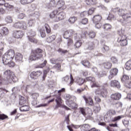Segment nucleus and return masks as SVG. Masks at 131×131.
<instances>
[{"mask_svg":"<svg viewBox=\"0 0 131 131\" xmlns=\"http://www.w3.org/2000/svg\"><path fill=\"white\" fill-rule=\"evenodd\" d=\"M125 68L126 70H130L131 69V60L127 61L125 65Z\"/></svg>","mask_w":131,"mask_h":131,"instance_id":"c9c22d12","label":"nucleus"},{"mask_svg":"<svg viewBox=\"0 0 131 131\" xmlns=\"http://www.w3.org/2000/svg\"><path fill=\"white\" fill-rule=\"evenodd\" d=\"M110 72L112 74H113L115 76L117 75V73H118V69L116 68L113 69L110 71Z\"/></svg>","mask_w":131,"mask_h":131,"instance_id":"de8ad7c7","label":"nucleus"},{"mask_svg":"<svg viewBox=\"0 0 131 131\" xmlns=\"http://www.w3.org/2000/svg\"><path fill=\"white\" fill-rule=\"evenodd\" d=\"M94 110L95 113H99L101 111V106L97 104L94 107Z\"/></svg>","mask_w":131,"mask_h":131,"instance_id":"473e14b6","label":"nucleus"},{"mask_svg":"<svg viewBox=\"0 0 131 131\" xmlns=\"http://www.w3.org/2000/svg\"><path fill=\"white\" fill-rule=\"evenodd\" d=\"M122 117H123V116H119L115 117L113 118L112 121L113 122H115V121H118V120H120V119L122 118Z\"/></svg>","mask_w":131,"mask_h":131,"instance_id":"603ef678","label":"nucleus"},{"mask_svg":"<svg viewBox=\"0 0 131 131\" xmlns=\"http://www.w3.org/2000/svg\"><path fill=\"white\" fill-rule=\"evenodd\" d=\"M46 30L47 33H50L51 32V28L50 27V26L47 24H45L40 30L41 36L42 38L45 37L46 36Z\"/></svg>","mask_w":131,"mask_h":131,"instance_id":"1a4fd4ad","label":"nucleus"},{"mask_svg":"<svg viewBox=\"0 0 131 131\" xmlns=\"http://www.w3.org/2000/svg\"><path fill=\"white\" fill-rule=\"evenodd\" d=\"M4 65H8L9 67H15V62L13 61H12L11 60H8V63L6 64H4Z\"/></svg>","mask_w":131,"mask_h":131,"instance_id":"3c124183","label":"nucleus"},{"mask_svg":"<svg viewBox=\"0 0 131 131\" xmlns=\"http://www.w3.org/2000/svg\"><path fill=\"white\" fill-rule=\"evenodd\" d=\"M65 5V2L63 0H59L56 3V7L58 8V9H61L62 7H64Z\"/></svg>","mask_w":131,"mask_h":131,"instance_id":"5701e85b","label":"nucleus"},{"mask_svg":"<svg viewBox=\"0 0 131 131\" xmlns=\"http://www.w3.org/2000/svg\"><path fill=\"white\" fill-rule=\"evenodd\" d=\"M15 57V51L10 49L3 56V62L4 64H8L9 61H12Z\"/></svg>","mask_w":131,"mask_h":131,"instance_id":"7ed1b4c3","label":"nucleus"},{"mask_svg":"<svg viewBox=\"0 0 131 131\" xmlns=\"http://www.w3.org/2000/svg\"><path fill=\"white\" fill-rule=\"evenodd\" d=\"M8 93V91H7L6 89H4L2 88H0V97L3 98L6 94Z\"/></svg>","mask_w":131,"mask_h":131,"instance_id":"c756f323","label":"nucleus"},{"mask_svg":"<svg viewBox=\"0 0 131 131\" xmlns=\"http://www.w3.org/2000/svg\"><path fill=\"white\" fill-rule=\"evenodd\" d=\"M15 59L16 62H22V60H23V55H22L21 53H17L16 54Z\"/></svg>","mask_w":131,"mask_h":131,"instance_id":"412c9836","label":"nucleus"},{"mask_svg":"<svg viewBox=\"0 0 131 131\" xmlns=\"http://www.w3.org/2000/svg\"><path fill=\"white\" fill-rule=\"evenodd\" d=\"M74 38L75 39V40L77 41L75 44V47H76L77 48L81 47L82 42L81 40H80V39L77 37V34H75L74 35Z\"/></svg>","mask_w":131,"mask_h":131,"instance_id":"2eb2a0df","label":"nucleus"},{"mask_svg":"<svg viewBox=\"0 0 131 131\" xmlns=\"http://www.w3.org/2000/svg\"><path fill=\"white\" fill-rule=\"evenodd\" d=\"M87 80L88 81H91V82H93L94 81H96V79L93 77H88L86 78Z\"/></svg>","mask_w":131,"mask_h":131,"instance_id":"680f3d73","label":"nucleus"},{"mask_svg":"<svg viewBox=\"0 0 131 131\" xmlns=\"http://www.w3.org/2000/svg\"><path fill=\"white\" fill-rule=\"evenodd\" d=\"M121 80L122 82L125 83L126 82H127V81H129V77L127 75H124L121 78Z\"/></svg>","mask_w":131,"mask_h":131,"instance_id":"2f4dec72","label":"nucleus"},{"mask_svg":"<svg viewBox=\"0 0 131 131\" xmlns=\"http://www.w3.org/2000/svg\"><path fill=\"white\" fill-rule=\"evenodd\" d=\"M83 99L85 100L86 104H89L90 106H93V105H94V101H93L92 97H89L88 98H86L85 96H84Z\"/></svg>","mask_w":131,"mask_h":131,"instance_id":"f3484780","label":"nucleus"},{"mask_svg":"<svg viewBox=\"0 0 131 131\" xmlns=\"http://www.w3.org/2000/svg\"><path fill=\"white\" fill-rule=\"evenodd\" d=\"M26 103V99L23 97H20L19 98V105L21 106L24 105Z\"/></svg>","mask_w":131,"mask_h":131,"instance_id":"58836bf2","label":"nucleus"},{"mask_svg":"<svg viewBox=\"0 0 131 131\" xmlns=\"http://www.w3.org/2000/svg\"><path fill=\"white\" fill-rule=\"evenodd\" d=\"M76 20H77V17L75 16H72L70 17V18L69 19V22L71 24H73V23H74L75 21H76Z\"/></svg>","mask_w":131,"mask_h":131,"instance_id":"ea45409f","label":"nucleus"},{"mask_svg":"<svg viewBox=\"0 0 131 131\" xmlns=\"http://www.w3.org/2000/svg\"><path fill=\"white\" fill-rule=\"evenodd\" d=\"M65 13H64L63 12H61L59 13L58 14L56 15V18L57 19H58L56 21H60V20H63V19L65 18Z\"/></svg>","mask_w":131,"mask_h":131,"instance_id":"aec40b11","label":"nucleus"},{"mask_svg":"<svg viewBox=\"0 0 131 131\" xmlns=\"http://www.w3.org/2000/svg\"><path fill=\"white\" fill-rule=\"evenodd\" d=\"M74 34H77V33L74 32L73 30H68L64 32L63 37L66 38V39H69V37H71V36L74 37Z\"/></svg>","mask_w":131,"mask_h":131,"instance_id":"9d476101","label":"nucleus"},{"mask_svg":"<svg viewBox=\"0 0 131 131\" xmlns=\"http://www.w3.org/2000/svg\"><path fill=\"white\" fill-rule=\"evenodd\" d=\"M90 38H95L96 37V33L94 32L91 31L88 34Z\"/></svg>","mask_w":131,"mask_h":131,"instance_id":"8fccbe9b","label":"nucleus"},{"mask_svg":"<svg viewBox=\"0 0 131 131\" xmlns=\"http://www.w3.org/2000/svg\"><path fill=\"white\" fill-rule=\"evenodd\" d=\"M13 36L15 38H22L24 36V32L22 30L14 31L13 33Z\"/></svg>","mask_w":131,"mask_h":131,"instance_id":"9b49d317","label":"nucleus"},{"mask_svg":"<svg viewBox=\"0 0 131 131\" xmlns=\"http://www.w3.org/2000/svg\"><path fill=\"white\" fill-rule=\"evenodd\" d=\"M20 111L25 112L26 111H29V106L27 105H24L19 108Z\"/></svg>","mask_w":131,"mask_h":131,"instance_id":"bb28decb","label":"nucleus"},{"mask_svg":"<svg viewBox=\"0 0 131 131\" xmlns=\"http://www.w3.org/2000/svg\"><path fill=\"white\" fill-rule=\"evenodd\" d=\"M110 84L112 88H116L117 89H120L121 88L120 83L116 80H112Z\"/></svg>","mask_w":131,"mask_h":131,"instance_id":"4468645a","label":"nucleus"},{"mask_svg":"<svg viewBox=\"0 0 131 131\" xmlns=\"http://www.w3.org/2000/svg\"><path fill=\"white\" fill-rule=\"evenodd\" d=\"M46 7L48 9L57 7V3L55 0H50V3L47 4Z\"/></svg>","mask_w":131,"mask_h":131,"instance_id":"dca6fc26","label":"nucleus"},{"mask_svg":"<svg viewBox=\"0 0 131 131\" xmlns=\"http://www.w3.org/2000/svg\"><path fill=\"white\" fill-rule=\"evenodd\" d=\"M112 100H120L121 98V94L120 93H115L111 95Z\"/></svg>","mask_w":131,"mask_h":131,"instance_id":"6ab92c4d","label":"nucleus"},{"mask_svg":"<svg viewBox=\"0 0 131 131\" xmlns=\"http://www.w3.org/2000/svg\"><path fill=\"white\" fill-rule=\"evenodd\" d=\"M13 27L15 28H19V29H23V30H26L27 29V24L26 22L24 21H20L15 23L13 25Z\"/></svg>","mask_w":131,"mask_h":131,"instance_id":"0eeeda50","label":"nucleus"},{"mask_svg":"<svg viewBox=\"0 0 131 131\" xmlns=\"http://www.w3.org/2000/svg\"><path fill=\"white\" fill-rule=\"evenodd\" d=\"M102 19V16L99 15H95L94 16L93 18V23H98V22H100L101 19Z\"/></svg>","mask_w":131,"mask_h":131,"instance_id":"b1692460","label":"nucleus"},{"mask_svg":"<svg viewBox=\"0 0 131 131\" xmlns=\"http://www.w3.org/2000/svg\"><path fill=\"white\" fill-rule=\"evenodd\" d=\"M5 21L7 23H12L13 22V18L11 16H7L5 18Z\"/></svg>","mask_w":131,"mask_h":131,"instance_id":"09e8293b","label":"nucleus"},{"mask_svg":"<svg viewBox=\"0 0 131 131\" xmlns=\"http://www.w3.org/2000/svg\"><path fill=\"white\" fill-rule=\"evenodd\" d=\"M90 85L91 88H92V89L94 88H99V86H100V84H99L98 82H96V81L91 82Z\"/></svg>","mask_w":131,"mask_h":131,"instance_id":"c85d7f7f","label":"nucleus"},{"mask_svg":"<svg viewBox=\"0 0 131 131\" xmlns=\"http://www.w3.org/2000/svg\"><path fill=\"white\" fill-rule=\"evenodd\" d=\"M65 92L64 88H62L60 90L58 91V95L56 96V100L55 102H56V107L57 108H59V107H61V105H62V99H61V93H63Z\"/></svg>","mask_w":131,"mask_h":131,"instance_id":"423d86ee","label":"nucleus"},{"mask_svg":"<svg viewBox=\"0 0 131 131\" xmlns=\"http://www.w3.org/2000/svg\"><path fill=\"white\" fill-rule=\"evenodd\" d=\"M126 88H128V89H131V82L130 81H128L126 83H124Z\"/></svg>","mask_w":131,"mask_h":131,"instance_id":"e2e57ef3","label":"nucleus"},{"mask_svg":"<svg viewBox=\"0 0 131 131\" xmlns=\"http://www.w3.org/2000/svg\"><path fill=\"white\" fill-rule=\"evenodd\" d=\"M111 60L113 62V63H117V62H118V60L115 57H112L111 58Z\"/></svg>","mask_w":131,"mask_h":131,"instance_id":"774afa93","label":"nucleus"},{"mask_svg":"<svg viewBox=\"0 0 131 131\" xmlns=\"http://www.w3.org/2000/svg\"><path fill=\"white\" fill-rule=\"evenodd\" d=\"M116 114V111L114 110H110L107 112L105 116L107 117H111L113 115H115Z\"/></svg>","mask_w":131,"mask_h":131,"instance_id":"4be33fe9","label":"nucleus"},{"mask_svg":"<svg viewBox=\"0 0 131 131\" xmlns=\"http://www.w3.org/2000/svg\"><path fill=\"white\" fill-rule=\"evenodd\" d=\"M28 38L29 40L31 41V42H34V43H37V40L36 39H34L32 38L33 36H35L36 34L35 32L34 31H31L30 33H28Z\"/></svg>","mask_w":131,"mask_h":131,"instance_id":"f8f14e48","label":"nucleus"},{"mask_svg":"<svg viewBox=\"0 0 131 131\" xmlns=\"http://www.w3.org/2000/svg\"><path fill=\"white\" fill-rule=\"evenodd\" d=\"M38 93H33L31 95L32 99L33 100H37V98L39 97Z\"/></svg>","mask_w":131,"mask_h":131,"instance_id":"6e6d98bb","label":"nucleus"},{"mask_svg":"<svg viewBox=\"0 0 131 131\" xmlns=\"http://www.w3.org/2000/svg\"><path fill=\"white\" fill-rule=\"evenodd\" d=\"M118 14L119 16H121L123 19L120 20V22L122 23V24H125V22H131V12L129 13H125L124 10L122 9H119L118 11Z\"/></svg>","mask_w":131,"mask_h":131,"instance_id":"f257e3e1","label":"nucleus"},{"mask_svg":"<svg viewBox=\"0 0 131 131\" xmlns=\"http://www.w3.org/2000/svg\"><path fill=\"white\" fill-rule=\"evenodd\" d=\"M118 42H120L121 46H122V47H124V46H127V40H124L121 41H118Z\"/></svg>","mask_w":131,"mask_h":131,"instance_id":"4d7b16f0","label":"nucleus"},{"mask_svg":"<svg viewBox=\"0 0 131 131\" xmlns=\"http://www.w3.org/2000/svg\"><path fill=\"white\" fill-rule=\"evenodd\" d=\"M34 0H20V2L21 5H28V4H31Z\"/></svg>","mask_w":131,"mask_h":131,"instance_id":"72a5a7b5","label":"nucleus"},{"mask_svg":"<svg viewBox=\"0 0 131 131\" xmlns=\"http://www.w3.org/2000/svg\"><path fill=\"white\" fill-rule=\"evenodd\" d=\"M94 11H95V8H92L89 9V10L88 11V12H87V13L88 15H92V14H93V13H94Z\"/></svg>","mask_w":131,"mask_h":131,"instance_id":"338daca9","label":"nucleus"},{"mask_svg":"<svg viewBox=\"0 0 131 131\" xmlns=\"http://www.w3.org/2000/svg\"><path fill=\"white\" fill-rule=\"evenodd\" d=\"M122 40H126V36L122 34L118 38V41H122Z\"/></svg>","mask_w":131,"mask_h":131,"instance_id":"a19ab883","label":"nucleus"},{"mask_svg":"<svg viewBox=\"0 0 131 131\" xmlns=\"http://www.w3.org/2000/svg\"><path fill=\"white\" fill-rule=\"evenodd\" d=\"M55 39H56V36L53 35L47 38V41L48 42H52V41H54Z\"/></svg>","mask_w":131,"mask_h":131,"instance_id":"e433bc0d","label":"nucleus"},{"mask_svg":"<svg viewBox=\"0 0 131 131\" xmlns=\"http://www.w3.org/2000/svg\"><path fill=\"white\" fill-rule=\"evenodd\" d=\"M49 71H50V68H49L47 70L43 71V75L42 76L43 80L46 79V77H47V74H48V72H49Z\"/></svg>","mask_w":131,"mask_h":131,"instance_id":"a18cd8bd","label":"nucleus"},{"mask_svg":"<svg viewBox=\"0 0 131 131\" xmlns=\"http://www.w3.org/2000/svg\"><path fill=\"white\" fill-rule=\"evenodd\" d=\"M42 57V50L38 48L35 50L32 54L30 56L29 60L35 61Z\"/></svg>","mask_w":131,"mask_h":131,"instance_id":"20e7f679","label":"nucleus"},{"mask_svg":"<svg viewBox=\"0 0 131 131\" xmlns=\"http://www.w3.org/2000/svg\"><path fill=\"white\" fill-rule=\"evenodd\" d=\"M8 118V116L3 114H0V120H4V119H6Z\"/></svg>","mask_w":131,"mask_h":131,"instance_id":"0e129e2a","label":"nucleus"},{"mask_svg":"<svg viewBox=\"0 0 131 131\" xmlns=\"http://www.w3.org/2000/svg\"><path fill=\"white\" fill-rule=\"evenodd\" d=\"M95 93L96 95H98V96H102V97H103L107 96V90L100 86L95 90Z\"/></svg>","mask_w":131,"mask_h":131,"instance_id":"6e6552de","label":"nucleus"},{"mask_svg":"<svg viewBox=\"0 0 131 131\" xmlns=\"http://www.w3.org/2000/svg\"><path fill=\"white\" fill-rule=\"evenodd\" d=\"M47 60H45L44 62L37 66V68H43L47 64Z\"/></svg>","mask_w":131,"mask_h":131,"instance_id":"bf43d9fd","label":"nucleus"},{"mask_svg":"<svg viewBox=\"0 0 131 131\" xmlns=\"http://www.w3.org/2000/svg\"><path fill=\"white\" fill-rule=\"evenodd\" d=\"M123 124H124V126L126 127V128H128L131 126V121L130 120H128L125 119L122 120Z\"/></svg>","mask_w":131,"mask_h":131,"instance_id":"a211bd4d","label":"nucleus"},{"mask_svg":"<svg viewBox=\"0 0 131 131\" xmlns=\"http://www.w3.org/2000/svg\"><path fill=\"white\" fill-rule=\"evenodd\" d=\"M86 34H88V32L84 31L82 33V35L80 34H78L77 35V37L79 38V39H80V38H85V37L86 36Z\"/></svg>","mask_w":131,"mask_h":131,"instance_id":"4c0bfd02","label":"nucleus"},{"mask_svg":"<svg viewBox=\"0 0 131 131\" xmlns=\"http://www.w3.org/2000/svg\"><path fill=\"white\" fill-rule=\"evenodd\" d=\"M115 107H116L117 109H118V108L121 109V108L122 107V103L119 102L116 103V104H115Z\"/></svg>","mask_w":131,"mask_h":131,"instance_id":"5fc2aeb1","label":"nucleus"},{"mask_svg":"<svg viewBox=\"0 0 131 131\" xmlns=\"http://www.w3.org/2000/svg\"><path fill=\"white\" fill-rule=\"evenodd\" d=\"M94 48H95V44H94L93 42H90L88 43V49L89 50H94Z\"/></svg>","mask_w":131,"mask_h":131,"instance_id":"c03bdc74","label":"nucleus"},{"mask_svg":"<svg viewBox=\"0 0 131 131\" xmlns=\"http://www.w3.org/2000/svg\"><path fill=\"white\" fill-rule=\"evenodd\" d=\"M76 82L79 84V85H81V84H83V83L84 82V80H83L82 78L77 77Z\"/></svg>","mask_w":131,"mask_h":131,"instance_id":"cd10ccee","label":"nucleus"},{"mask_svg":"<svg viewBox=\"0 0 131 131\" xmlns=\"http://www.w3.org/2000/svg\"><path fill=\"white\" fill-rule=\"evenodd\" d=\"M24 17H25V14L24 13H21L17 15V17L18 18V19H24Z\"/></svg>","mask_w":131,"mask_h":131,"instance_id":"69168bd1","label":"nucleus"},{"mask_svg":"<svg viewBox=\"0 0 131 131\" xmlns=\"http://www.w3.org/2000/svg\"><path fill=\"white\" fill-rule=\"evenodd\" d=\"M103 66L106 69H110L112 67V63L110 62H105L103 63Z\"/></svg>","mask_w":131,"mask_h":131,"instance_id":"7c9ffc66","label":"nucleus"},{"mask_svg":"<svg viewBox=\"0 0 131 131\" xmlns=\"http://www.w3.org/2000/svg\"><path fill=\"white\" fill-rule=\"evenodd\" d=\"M15 57V51L10 49L3 56V62L4 64H8L9 61H12Z\"/></svg>","mask_w":131,"mask_h":131,"instance_id":"f03ea898","label":"nucleus"},{"mask_svg":"<svg viewBox=\"0 0 131 131\" xmlns=\"http://www.w3.org/2000/svg\"><path fill=\"white\" fill-rule=\"evenodd\" d=\"M81 64L83 66H85L86 67H88V68H90V62H89V61L88 60H83L82 61H81Z\"/></svg>","mask_w":131,"mask_h":131,"instance_id":"49530a36","label":"nucleus"},{"mask_svg":"<svg viewBox=\"0 0 131 131\" xmlns=\"http://www.w3.org/2000/svg\"><path fill=\"white\" fill-rule=\"evenodd\" d=\"M102 52L105 53V52H108L109 50H110V48L109 46H107V45H104L102 46V48L101 49Z\"/></svg>","mask_w":131,"mask_h":131,"instance_id":"37998d69","label":"nucleus"},{"mask_svg":"<svg viewBox=\"0 0 131 131\" xmlns=\"http://www.w3.org/2000/svg\"><path fill=\"white\" fill-rule=\"evenodd\" d=\"M4 77H6L7 81H9L10 78L12 79L13 82H16V81L17 80V77L14 76V73H13V72L11 71L10 70L5 71L4 72Z\"/></svg>","mask_w":131,"mask_h":131,"instance_id":"39448f33","label":"nucleus"},{"mask_svg":"<svg viewBox=\"0 0 131 131\" xmlns=\"http://www.w3.org/2000/svg\"><path fill=\"white\" fill-rule=\"evenodd\" d=\"M2 35H8L9 34V29L7 27H3L1 30Z\"/></svg>","mask_w":131,"mask_h":131,"instance_id":"393cba45","label":"nucleus"},{"mask_svg":"<svg viewBox=\"0 0 131 131\" xmlns=\"http://www.w3.org/2000/svg\"><path fill=\"white\" fill-rule=\"evenodd\" d=\"M57 14H58V10H54L50 14V18H55V16L56 15H57Z\"/></svg>","mask_w":131,"mask_h":131,"instance_id":"864d4df0","label":"nucleus"},{"mask_svg":"<svg viewBox=\"0 0 131 131\" xmlns=\"http://www.w3.org/2000/svg\"><path fill=\"white\" fill-rule=\"evenodd\" d=\"M28 24L30 27H32V26H34V24H35V19H31L28 20Z\"/></svg>","mask_w":131,"mask_h":131,"instance_id":"f704fd0d","label":"nucleus"},{"mask_svg":"<svg viewBox=\"0 0 131 131\" xmlns=\"http://www.w3.org/2000/svg\"><path fill=\"white\" fill-rule=\"evenodd\" d=\"M80 113L82 114V115H83L84 116H85V115H86V113H85V109L82 107L80 108Z\"/></svg>","mask_w":131,"mask_h":131,"instance_id":"052dcab7","label":"nucleus"},{"mask_svg":"<svg viewBox=\"0 0 131 131\" xmlns=\"http://www.w3.org/2000/svg\"><path fill=\"white\" fill-rule=\"evenodd\" d=\"M111 25L109 24H105L104 25V29L105 30H109V29H111Z\"/></svg>","mask_w":131,"mask_h":131,"instance_id":"13d9d810","label":"nucleus"},{"mask_svg":"<svg viewBox=\"0 0 131 131\" xmlns=\"http://www.w3.org/2000/svg\"><path fill=\"white\" fill-rule=\"evenodd\" d=\"M41 75V71H38L36 72H33L31 73L30 76L32 79H37L39 76Z\"/></svg>","mask_w":131,"mask_h":131,"instance_id":"ddd939ff","label":"nucleus"},{"mask_svg":"<svg viewBox=\"0 0 131 131\" xmlns=\"http://www.w3.org/2000/svg\"><path fill=\"white\" fill-rule=\"evenodd\" d=\"M90 128L91 126L89 124H85L81 127L80 129L81 131H88L89 129H90Z\"/></svg>","mask_w":131,"mask_h":131,"instance_id":"a878e982","label":"nucleus"},{"mask_svg":"<svg viewBox=\"0 0 131 131\" xmlns=\"http://www.w3.org/2000/svg\"><path fill=\"white\" fill-rule=\"evenodd\" d=\"M86 5H96L97 1L96 0H86Z\"/></svg>","mask_w":131,"mask_h":131,"instance_id":"79ce46f5","label":"nucleus"}]
</instances>
